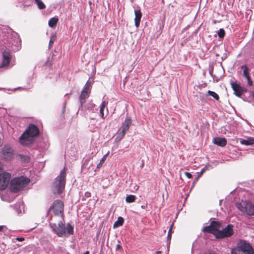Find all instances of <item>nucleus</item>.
Here are the masks:
<instances>
[{
    "label": "nucleus",
    "instance_id": "c85d7f7f",
    "mask_svg": "<svg viewBox=\"0 0 254 254\" xmlns=\"http://www.w3.org/2000/svg\"><path fill=\"white\" fill-rule=\"evenodd\" d=\"M125 134L126 133L121 131L119 133L117 136L116 137L115 139L117 141H120L123 138Z\"/></svg>",
    "mask_w": 254,
    "mask_h": 254
},
{
    "label": "nucleus",
    "instance_id": "c9c22d12",
    "mask_svg": "<svg viewBox=\"0 0 254 254\" xmlns=\"http://www.w3.org/2000/svg\"><path fill=\"white\" fill-rule=\"evenodd\" d=\"M204 171H205V168H203V169H201V170L200 171V173L202 174Z\"/></svg>",
    "mask_w": 254,
    "mask_h": 254
},
{
    "label": "nucleus",
    "instance_id": "ddd939ff",
    "mask_svg": "<svg viewBox=\"0 0 254 254\" xmlns=\"http://www.w3.org/2000/svg\"><path fill=\"white\" fill-rule=\"evenodd\" d=\"M131 124V120L130 117H127L124 122L123 123L122 131L126 133L128 130L129 127Z\"/></svg>",
    "mask_w": 254,
    "mask_h": 254
},
{
    "label": "nucleus",
    "instance_id": "ea45409f",
    "mask_svg": "<svg viewBox=\"0 0 254 254\" xmlns=\"http://www.w3.org/2000/svg\"><path fill=\"white\" fill-rule=\"evenodd\" d=\"M160 253H161V252L160 251H158V252H156V254H159Z\"/></svg>",
    "mask_w": 254,
    "mask_h": 254
},
{
    "label": "nucleus",
    "instance_id": "bb28decb",
    "mask_svg": "<svg viewBox=\"0 0 254 254\" xmlns=\"http://www.w3.org/2000/svg\"><path fill=\"white\" fill-rule=\"evenodd\" d=\"M90 86H91V82L89 80H88L86 82L85 85H84V88L82 90L90 92Z\"/></svg>",
    "mask_w": 254,
    "mask_h": 254
},
{
    "label": "nucleus",
    "instance_id": "473e14b6",
    "mask_svg": "<svg viewBox=\"0 0 254 254\" xmlns=\"http://www.w3.org/2000/svg\"><path fill=\"white\" fill-rule=\"evenodd\" d=\"M246 78H247V79L248 80V85H249V86H252V84H253V81L251 80L250 75H249L248 76L246 77Z\"/></svg>",
    "mask_w": 254,
    "mask_h": 254
},
{
    "label": "nucleus",
    "instance_id": "20e7f679",
    "mask_svg": "<svg viewBox=\"0 0 254 254\" xmlns=\"http://www.w3.org/2000/svg\"><path fill=\"white\" fill-rule=\"evenodd\" d=\"M29 182L30 180L23 176L15 178L12 179L10 182V190L14 193L18 192L22 190Z\"/></svg>",
    "mask_w": 254,
    "mask_h": 254
},
{
    "label": "nucleus",
    "instance_id": "4be33fe9",
    "mask_svg": "<svg viewBox=\"0 0 254 254\" xmlns=\"http://www.w3.org/2000/svg\"><path fill=\"white\" fill-rule=\"evenodd\" d=\"M37 4L38 7L40 9H43L46 8V6L41 0H34Z\"/></svg>",
    "mask_w": 254,
    "mask_h": 254
},
{
    "label": "nucleus",
    "instance_id": "a19ab883",
    "mask_svg": "<svg viewBox=\"0 0 254 254\" xmlns=\"http://www.w3.org/2000/svg\"><path fill=\"white\" fill-rule=\"evenodd\" d=\"M89 4L90 5H91V1H89Z\"/></svg>",
    "mask_w": 254,
    "mask_h": 254
},
{
    "label": "nucleus",
    "instance_id": "f704fd0d",
    "mask_svg": "<svg viewBox=\"0 0 254 254\" xmlns=\"http://www.w3.org/2000/svg\"><path fill=\"white\" fill-rule=\"evenodd\" d=\"M16 240L18 241L21 242L23 241L24 240V239L23 237H17L16 238Z\"/></svg>",
    "mask_w": 254,
    "mask_h": 254
},
{
    "label": "nucleus",
    "instance_id": "9d476101",
    "mask_svg": "<svg viewBox=\"0 0 254 254\" xmlns=\"http://www.w3.org/2000/svg\"><path fill=\"white\" fill-rule=\"evenodd\" d=\"M239 208L241 211L249 215H254V205L250 202L240 204Z\"/></svg>",
    "mask_w": 254,
    "mask_h": 254
},
{
    "label": "nucleus",
    "instance_id": "f257e3e1",
    "mask_svg": "<svg viewBox=\"0 0 254 254\" xmlns=\"http://www.w3.org/2000/svg\"><path fill=\"white\" fill-rule=\"evenodd\" d=\"M66 174V168L64 167L61 171L60 174L56 178L52 187V191L54 194H60L64 191Z\"/></svg>",
    "mask_w": 254,
    "mask_h": 254
},
{
    "label": "nucleus",
    "instance_id": "2eb2a0df",
    "mask_svg": "<svg viewBox=\"0 0 254 254\" xmlns=\"http://www.w3.org/2000/svg\"><path fill=\"white\" fill-rule=\"evenodd\" d=\"M134 23L135 26L136 28L138 27L140 24V20L142 17V13L140 10H134Z\"/></svg>",
    "mask_w": 254,
    "mask_h": 254
},
{
    "label": "nucleus",
    "instance_id": "6ab92c4d",
    "mask_svg": "<svg viewBox=\"0 0 254 254\" xmlns=\"http://www.w3.org/2000/svg\"><path fill=\"white\" fill-rule=\"evenodd\" d=\"M108 104V102L106 101H103L100 105V116L102 119H105V117L104 116V109L106 107Z\"/></svg>",
    "mask_w": 254,
    "mask_h": 254
},
{
    "label": "nucleus",
    "instance_id": "4c0bfd02",
    "mask_svg": "<svg viewBox=\"0 0 254 254\" xmlns=\"http://www.w3.org/2000/svg\"><path fill=\"white\" fill-rule=\"evenodd\" d=\"M84 254H89V252L88 251H86L84 253Z\"/></svg>",
    "mask_w": 254,
    "mask_h": 254
},
{
    "label": "nucleus",
    "instance_id": "7c9ffc66",
    "mask_svg": "<svg viewBox=\"0 0 254 254\" xmlns=\"http://www.w3.org/2000/svg\"><path fill=\"white\" fill-rule=\"evenodd\" d=\"M217 34H218V37L220 38H222L224 37L225 32V31L224 30V29L221 28L219 30Z\"/></svg>",
    "mask_w": 254,
    "mask_h": 254
},
{
    "label": "nucleus",
    "instance_id": "58836bf2",
    "mask_svg": "<svg viewBox=\"0 0 254 254\" xmlns=\"http://www.w3.org/2000/svg\"><path fill=\"white\" fill-rule=\"evenodd\" d=\"M252 96H253V98H254V91L252 93Z\"/></svg>",
    "mask_w": 254,
    "mask_h": 254
},
{
    "label": "nucleus",
    "instance_id": "72a5a7b5",
    "mask_svg": "<svg viewBox=\"0 0 254 254\" xmlns=\"http://www.w3.org/2000/svg\"><path fill=\"white\" fill-rule=\"evenodd\" d=\"M185 175L188 178H191L192 177V175L190 173L186 172H185Z\"/></svg>",
    "mask_w": 254,
    "mask_h": 254
},
{
    "label": "nucleus",
    "instance_id": "6e6552de",
    "mask_svg": "<svg viewBox=\"0 0 254 254\" xmlns=\"http://www.w3.org/2000/svg\"><path fill=\"white\" fill-rule=\"evenodd\" d=\"M53 209L55 215H59L63 213L64 211V203L61 200H56L54 201L53 205H52L48 211V213Z\"/></svg>",
    "mask_w": 254,
    "mask_h": 254
},
{
    "label": "nucleus",
    "instance_id": "f03ea898",
    "mask_svg": "<svg viewBox=\"0 0 254 254\" xmlns=\"http://www.w3.org/2000/svg\"><path fill=\"white\" fill-rule=\"evenodd\" d=\"M50 225L52 231L59 237H62L66 233L68 235H72L73 233V227L69 223L66 225V227L62 221H59L58 223H50Z\"/></svg>",
    "mask_w": 254,
    "mask_h": 254
},
{
    "label": "nucleus",
    "instance_id": "dca6fc26",
    "mask_svg": "<svg viewBox=\"0 0 254 254\" xmlns=\"http://www.w3.org/2000/svg\"><path fill=\"white\" fill-rule=\"evenodd\" d=\"M90 93V92L84 90L81 91V94L79 96V101L81 107H82L83 104L85 102L86 99L89 96Z\"/></svg>",
    "mask_w": 254,
    "mask_h": 254
},
{
    "label": "nucleus",
    "instance_id": "f3484780",
    "mask_svg": "<svg viewBox=\"0 0 254 254\" xmlns=\"http://www.w3.org/2000/svg\"><path fill=\"white\" fill-rule=\"evenodd\" d=\"M10 57L8 52L4 51L3 53V66H6L9 64Z\"/></svg>",
    "mask_w": 254,
    "mask_h": 254
},
{
    "label": "nucleus",
    "instance_id": "9b49d317",
    "mask_svg": "<svg viewBox=\"0 0 254 254\" xmlns=\"http://www.w3.org/2000/svg\"><path fill=\"white\" fill-rule=\"evenodd\" d=\"M2 157L6 160H10L13 156V149L7 145H5L1 151Z\"/></svg>",
    "mask_w": 254,
    "mask_h": 254
},
{
    "label": "nucleus",
    "instance_id": "c756f323",
    "mask_svg": "<svg viewBox=\"0 0 254 254\" xmlns=\"http://www.w3.org/2000/svg\"><path fill=\"white\" fill-rule=\"evenodd\" d=\"M107 156V154H105L103 156V157L100 160V162L97 165V168H100L102 166L103 163L104 162L105 160L106 159Z\"/></svg>",
    "mask_w": 254,
    "mask_h": 254
},
{
    "label": "nucleus",
    "instance_id": "423d86ee",
    "mask_svg": "<svg viewBox=\"0 0 254 254\" xmlns=\"http://www.w3.org/2000/svg\"><path fill=\"white\" fill-rule=\"evenodd\" d=\"M234 234L233 226L232 224H229L222 230L217 233L216 238L222 239L226 237H229Z\"/></svg>",
    "mask_w": 254,
    "mask_h": 254
},
{
    "label": "nucleus",
    "instance_id": "a211bd4d",
    "mask_svg": "<svg viewBox=\"0 0 254 254\" xmlns=\"http://www.w3.org/2000/svg\"><path fill=\"white\" fill-rule=\"evenodd\" d=\"M240 143L245 145H253L254 144V137H249L246 139H241Z\"/></svg>",
    "mask_w": 254,
    "mask_h": 254
},
{
    "label": "nucleus",
    "instance_id": "cd10ccee",
    "mask_svg": "<svg viewBox=\"0 0 254 254\" xmlns=\"http://www.w3.org/2000/svg\"><path fill=\"white\" fill-rule=\"evenodd\" d=\"M173 226V223L172 224L171 226H170V227L169 228V230L168 232L167 237V241H169V242L171 241L172 233H173V231L172 230Z\"/></svg>",
    "mask_w": 254,
    "mask_h": 254
},
{
    "label": "nucleus",
    "instance_id": "393cba45",
    "mask_svg": "<svg viewBox=\"0 0 254 254\" xmlns=\"http://www.w3.org/2000/svg\"><path fill=\"white\" fill-rule=\"evenodd\" d=\"M56 36L55 34H53L51 36L49 43V48L51 49L52 47L53 44L54 43V41L56 40Z\"/></svg>",
    "mask_w": 254,
    "mask_h": 254
},
{
    "label": "nucleus",
    "instance_id": "39448f33",
    "mask_svg": "<svg viewBox=\"0 0 254 254\" xmlns=\"http://www.w3.org/2000/svg\"><path fill=\"white\" fill-rule=\"evenodd\" d=\"M221 227V223L219 221H212L210 222L209 226L203 227L202 232L204 233H210L214 235L215 237L217 236V233L219 231V229Z\"/></svg>",
    "mask_w": 254,
    "mask_h": 254
},
{
    "label": "nucleus",
    "instance_id": "412c9836",
    "mask_svg": "<svg viewBox=\"0 0 254 254\" xmlns=\"http://www.w3.org/2000/svg\"><path fill=\"white\" fill-rule=\"evenodd\" d=\"M124 219L122 217H119L118 219V220L116 221L114 224V227H118L119 226H122L124 223Z\"/></svg>",
    "mask_w": 254,
    "mask_h": 254
},
{
    "label": "nucleus",
    "instance_id": "7ed1b4c3",
    "mask_svg": "<svg viewBox=\"0 0 254 254\" xmlns=\"http://www.w3.org/2000/svg\"><path fill=\"white\" fill-rule=\"evenodd\" d=\"M39 129L34 124H30L24 132L20 136L19 141L23 145H27L32 138L38 135Z\"/></svg>",
    "mask_w": 254,
    "mask_h": 254
},
{
    "label": "nucleus",
    "instance_id": "1a4fd4ad",
    "mask_svg": "<svg viewBox=\"0 0 254 254\" xmlns=\"http://www.w3.org/2000/svg\"><path fill=\"white\" fill-rule=\"evenodd\" d=\"M238 248L243 254H254V250L252 247L245 241L240 242Z\"/></svg>",
    "mask_w": 254,
    "mask_h": 254
},
{
    "label": "nucleus",
    "instance_id": "e433bc0d",
    "mask_svg": "<svg viewBox=\"0 0 254 254\" xmlns=\"http://www.w3.org/2000/svg\"><path fill=\"white\" fill-rule=\"evenodd\" d=\"M4 227V226H0V231H1Z\"/></svg>",
    "mask_w": 254,
    "mask_h": 254
},
{
    "label": "nucleus",
    "instance_id": "a878e982",
    "mask_svg": "<svg viewBox=\"0 0 254 254\" xmlns=\"http://www.w3.org/2000/svg\"><path fill=\"white\" fill-rule=\"evenodd\" d=\"M208 94L210 96L213 97L215 100H219V96L215 92L211 91L210 90H208Z\"/></svg>",
    "mask_w": 254,
    "mask_h": 254
},
{
    "label": "nucleus",
    "instance_id": "b1692460",
    "mask_svg": "<svg viewBox=\"0 0 254 254\" xmlns=\"http://www.w3.org/2000/svg\"><path fill=\"white\" fill-rule=\"evenodd\" d=\"M136 197L134 195H127L126 198V201L127 203H131L135 201Z\"/></svg>",
    "mask_w": 254,
    "mask_h": 254
},
{
    "label": "nucleus",
    "instance_id": "aec40b11",
    "mask_svg": "<svg viewBox=\"0 0 254 254\" xmlns=\"http://www.w3.org/2000/svg\"><path fill=\"white\" fill-rule=\"evenodd\" d=\"M58 20H59V19L57 16H55L53 18H51L49 20V22H48L49 26L52 28L54 27L56 25Z\"/></svg>",
    "mask_w": 254,
    "mask_h": 254
},
{
    "label": "nucleus",
    "instance_id": "5701e85b",
    "mask_svg": "<svg viewBox=\"0 0 254 254\" xmlns=\"http://www.w3.org/2000/svg\"><path fill=\"white\" fill-rule=\"evenodd\" d=\"M241 68L243 69V75L245 77L248 76L249 75V69L246 65H244L241 66Z\"/></svg>",
    "mask_w": 254,
    "mask_h": 254
},
{
    "label": "nucleus",
    "instance_id": "2f4dec72",
    "mask_svg": "<svg viewBox=\"0 0 254 254\" xmlns=\"http://www.w3.org/2000/svg\"><path fill=\"white\" fill-rule=\"evenodd\" d=\"M118 244L117 245L116 250V251H121L122 250V246L121 245V242L120 240H118Z\"/></svg>",
    "mask_w": 254,
    "mask_h": 254
},
{
    "label": "nucleus",
    "instance_id": "f8f14e48",
    "mask_svg": "<svg viewBox=\"0 0 254 254\" xmlns=\"http://www.w3.org/2000/svg\"><path fill=\"white\" fill-rule=\"evenodd\" d=\"M232 88L234 92V94L238 97H240L242 94L246 91V90L244 89L239 84L236 82H232L231 83Z\"/></svg>",
    "mask_w": 254,
    "mask_h": 254
},
{
    "label": "nucleus",
    "instance_id": "4468645a",
    "mask_svg": "<svg viewBox=\"0 0 254 254\" xmlns=\"http://www.w3.org/2000/svg\"><path fill=\"white\" fill-rule=\"evenodd\" d=\"M213 142L221 147L225 146L227 144V140L225 138L216 137L213 138Z\"/></svg>",
    "mask_w": 254,
    "mask_h": 254
},
{
    "label": "nucleus",
    "instance_id": "0eeeda50",
    "mask_svg": "<svg viewBox=\"0 0 254 254\" xmlns=\"http://www.w3.org/2000/svg\"><path fill=\"white\" fill-rule=\"evenodd\" d=\"M11 174L4 171H0V190H4L7 187L10 179Z\"/></svg>",
    "mask_w": 254,
    "mask_h": 254
}]
</instances>
